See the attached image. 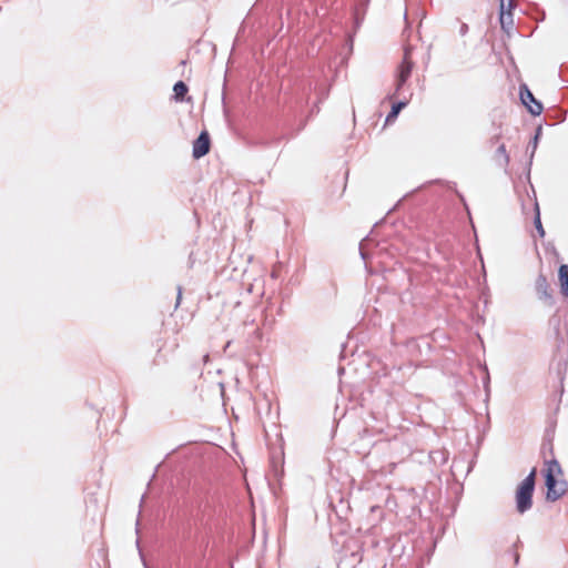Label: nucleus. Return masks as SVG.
<instances>
[{
    "label": "nucleus",
    "mask_w": 568,
    "mask_h": 568,
    "mask_svg": "<svg viewBox=\"0 0 568 568\" xmlns=\"http://www.w3.org/2000/svg\"><path fill=\"white\" fill-rule=\"evenodd\" d=\"M496 161L500 166H507L509 163V155L506 151L505 144H500L495 153Z\"/></svg>",
    "instance_id": "nucleus-11"
},
{
    "label": "nucleus",
    "mask_w": 568,
    "mask_h": 568,
    "mask_svg": "<svg viewBox=\"0 0 568 568\" xmlns=\"http://www.w3.org/2000/svg\"><path fill=\"white\" fill-rule=\"evenodd\" d=\"M407 103H408V100L406 99V97H404V100H399V101L393 103L390 111L388 112V114L386 116V122H390V121L395 120L398 116L402 109H404L407 105Z\"/></svg>",
    "instance_id": "nucleus-8"
},
{
    "label": "nucleus",
    "mask_w": 568,
    "mask_h": 568,
    "mask_svg": "<svg viewBox=\"0 0 568 568\" xmlns=\"http://www.w3.org/2000/svg\"><path fill=\"white\" fill-rule=\"evenodd\" d=\"M537 468L534 467L520 481L515 493L516 510L525 514L532 507V495L536 487Z\"/></svg>",
    "instance_id": "nucleus-1"
},
{
    "label": "nucleus",
    "mask_w": 568,
    "mask_h": 568,
    "mask_svg": "<svg viewBox=\"0 0 568 568\" xmlns=\"http://www.w3.org/2000/svg\"><path fill=\"white\" fill-rule=\"evenodd\" d=\"M181 298H182V287L178 286V296H176L175 308L179 307V305L181 303Z\"/></svg>",
    "instance_id": "nucleus-19"
},
{
    "label": "nucleus",
    "mask_w": 568,
    "mask_h": 568,
    "mask_svg": "<svg viewBox=\"0 0 568 568\" xmlns=\"http://www.w3.org/2000/svg\"><path fill=\"white\" fill-rule=\"evenodd\" d=\"M514 560H515V565H518V562H519V555L517 552L514 554Z\"/></svg>",
    "instance_id": "nucleus-22"
},
{
    "label": "nucleus",
    "mask_w": 568,
    "mask_h": 568,
    "mask_svg": "<svg viewBox=\"0 0 568 568\" xmlns=\"http://www.w3.org/2000/svg\"><path fill=\"white\" fill-rule=\"evenodd\" d=\"M557 488H566L567 489V483L565 480L558 481Z\"/></svg>",
    "instance_id": "nucleus-21"
},
{
    "label": "nucleus",
    "mask_w": 568,
    "mask_h": 568,
    "mask_svg": "<svg viewBox=\"0 0 568 568\" xmlns=\"http://www.w3.org/2000/svg\"><path fill=\"white\" fill-rule=\"evenodd\" d=\"M541 132H542V126H541V125H538V126L536 128V132H535L534 138L540 139V136H541Z\"/></svg>",
    "instance_id": "nucleus-20"
},
{
    "label": "nucleus",
    "mask_w": 568,
    "mask_h": 568,
    "mask_svg": "<svg viewBox=\"0 0 568 568\" xmlns=\"http://www.w3.org/2000/svg\"><path fill=\"white\" fill-rule=\"evenodd\" d=\"M499 20H500L501 28L506 31H508L514 24L513 13H510V12H506V11L500 12Z\"/></svg>",
    "instance_id": "nucleus-14"
},
{
    "label": "nucleus",
    "mask_w": 568,
    "mask_h": 568,
    "mask_svg": "<svg viewBox=\"0 0 568 568\" xmlns=\"http://www.w3.org/2000/svg\"><path fill=\"white\" fill-rule=\"evenodd\" d=\"M546 486V500L555 503L566 494V488H557L558 475H554L550 470H542Z\"/></svg>",
    "instance_id": "nucleus-4"
},
{
    "label": "nucleus",
    "mask_w": 568,
    "mask_h": 568,
    "mask_svg": "<svg viewBox=\"0 0 568 568\" xmlns=\"http://www.w3.org/2000/svg\"><path fill=\"white\" fill-rule=\"evenodd\" d=\"M189 91L187 85L183 81H178L173 87L174 100L182 102L185 100V95Z\"/></svg>",
    "instance_id": "nucleus-10"
},
{
    "label": "nucleus",
    "mask_w": 568,
    "mask_h": 568,
    "mask_svg": "<svg viewBox=\"0 0 568 568\" xmlns=\"http://www.w3.org/2000/svg\"><path fill=\"white\" fill-rule=\"evenodd\" d=\"M263 337L262 331L260 327H256L253 332V338L257 342H261Z\"/></svg>",
    "instance_id": "nucleus-18"
},
{
    "label": "nucleus",
    "mask_w": 568,
    "mask_h": 568,
    "mask_svg": "<svg viewBox=\"0 0 568 568\" xmlns=\"http://www.w3.org/2000/svg\"><path fill=\"white\" fill-rule=\"evenodd\" d=\"M410 73H404V72H400L397 74V78H396V89H395V93L400 95V94H404L405 92V84L409 78Z\"/></svg>",
    "instance_id": "nucleus-12"
},
{
    "label": "nucleus",
    "mask_w": 568,
    "mask_h": 568,
    "mask_svg": "<svg viewBox=\"0 0 568 568\" xmlns=\"http://www.w3.org/2000/svg\"><path fill=\"white\" fill-rule=\"evenodd\" d=\"M558 280L560 284V292L564 296L568 297V264H561L558 268Z\"/></svg>",
    "instance_id": "nucleus-7"
},
{
    "label": "nucleus",
    "mask_w": 568,
    "mask_h": 568,
    "mask_svg": "<svg viewBox=\"0 0 568 568\" xmlns=\"http://www.w3.org/2000/svg\"><path fill=\"white\" fill-rule=\"evenodd\" d=\"M429 60V54L423 52L422 53V63L417 61V52L416 48L410 44L404 47V57L402 64L398 68V71H413V69L427 68V62Z\"/></svg>",
    "instance_id": "nucleus-3"
},
{
    "label": "nucleus",
    "mask_w": 568,
    "mask_h": 568,
    "mask_svg": "<svg viewBox=\"0 0 568 568\" xmlns=\"http://www.w3.org/2000/svg\"><path fill=\"white\" fill-rule=\"evenodd\" d=\"M467 31V24H463L462 26V29H460V32L462 33H465Z\"/></svg>",
    "instance_id": "nucleus-23"
},
{
    "label": "nucleus",
    "mask_w": 568,
    "mask_h": 568,
    "mask_svg": "<svg viewBox=\"0 0 568 568\" xmlns=\"http://www.w3.org/2000/svg\"><path fill=\"white\" fill-rule=\"evenodd\" d=\"M535 210H536V214H535V217H534V225H535V229H536L538 235L540 237H544L545 236V230H544L542 224H541L539 206H538L537 203L535 204Z\"/></svg>",
    "instance_id": "nucleus-15"
},
{
    "label": "nucleus",
    "mask_w": 568,
    "mask_h": 568,
    "mask_svg": "<svg viewBox=\"0 0 568 568\" xmlns=\"http://www.w3.org/2000/svg\"><path fill=\"white\" fill-rule=\"evenodd\" d=\"M515 7H516L515 0H500V6H499L500 12L506 11V12L511 13V11H513V9H515Z\"/></svg>",
    "instance_id": "nucleus-16"
},
{
    "label": "nucleus",
    "mask_w": 568,
    "mask_h": 568,
    "mask_svg": "<svg viewBox=\"0 0 568 568\" xmlns=\"http://www.w3.org/2000/svg\"><path fill=\"white\" fill-rule=\"evenodd\" d=\"M211 140L207 131H202L193 142L192 155L194 159H201L210 152Z\"/></svg>",
    "instance_id": "nucleus-6"
},
{
    "label": "nucleus",
    "mask_w": 568,
    "mask_h": 568,
    "mask_svg": "<svg viewBox=\"0 0 568 568\" xmlns=\"http://www.w3.org/2000/svg\"><path fill=\"white\" fill-rule=\"evenodd\" d=\"M538 142H539V139H537V138H532V140L530 141L529 146H528V148H530V149H531V151H530V158H532V156H534L535 151H536L537 145H538Z\"/></svg>",
    "instance_id": "nucleus-17"
},
{
    "label": "nucleus",
    "mask_w": 568,
    "mask_h": 568,
    "mask_svg": "<svg viewBox=\"0 0 568 568\" xmlns=\"http://www.w3.org/2000/svg\"><path fill=\"white\" fill-rule=\"evenodd\" d=\"M519 98L530 114L539 115L542 112V103L535 99L532 92L526 83H520L519 85Z\"/></svg>",
    "instance_id": "nucleus-5"
},
{
    "label": "nucleus",
    "mask_w": 568,
    "mask_h": 568,
    "mask_svg": "<svg viewBox=\"0 0 568 568\" xmlns=\"http://www.w3.org/2000/svg\"><path fill=\"white\" fill-rule=\"evenodd\" d=\"M534 290L537 298L542 302L545 306L552 307L556 304L555 291L545 274H538Z\"/></svg>",
    "instance_id": "nucleus-2"
},
{
    "label": "nucleus",
    "mask_w": 568,
    "mask_h": 568,
    "mask_svg": "<svg viewBox=\"0 0 568 568\" xmlns=\"http://www.w3.org/2000/svg\"><path fill=\"white\" fill-rule=\"evenodd\" d=\"M542 470H550L554 475H562V468L556 458L545 460Z\"/></svg>",
    "instance_id": "nucleus-13"
},
{
    "label": "nucleus",
    "mask_w": 568,
    "mask_h": 568,
    "mask_svg": "<svg viewBox=\"0 0 568 568\" xmlns=\"http://www.w3.org/2000/svg\"><path fill=\"white\" fill-rule=\"evenodd\" d=\"M328 93H329V88H324V89H321L318 92H317V101L315 102V104L311 108L310 110V116H313V115H316L318 114L321 108H320V104L323 103L326 98L328 97Z\"/></svg>",
    "instance_id": "nucleus-9"
}]
</instances>
